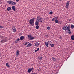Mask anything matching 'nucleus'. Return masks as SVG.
Here are the masks:
<instances>
[{"label":"nucleus","instance_id":"f257e3e1","mask_svg":"<svg viewBox=\"0 0 74 74\" xmlns=\"http://www.w3.org/2000/svg\"><path fill=\"white\" fill-rule=\"evenodd\" d=\"M34 19L35 18H32L29 20V23L30 25H32V26H33L34 25Z\"/></svg>","mask_w":74,"mask_h":74},{"label":"nucleus","instance_id":"f03ea898","mask_svg":"<svg viewBox=\"0 0 74 74\" xmlns=\"http://www.w3.org/2000/svg\"><path fill=\"white\" fill-rule=\"evenodd\" d=\"M34 70V67H32L31 69V68H29L27 71V72L28 73H30L32 72V71Z\"/></svg>","mask_w":74,"mask_h":74},{"label":"nucleus","instance_id":"7ed1b4c3","mask_svg":"<svg viewBox=\"0 0 74 74\" xmlns=\"http://www.w3.org/2000/svg\"><path fill=\"white\" fill-rule=\"evenodd\" d=\"M69 1H67L66 3V5L65 6L66 8L68 9L69 8Z\"/></svg>","mask_w":74,"mask_h":74},{"label":"nucleus","instance_id":"20e7f679","mask_svg":"<svg viewBox=\"0 0 74 74\" xmlns=\"http://www.w3.org/2000/svg\"><path fill=\"white\" fill-rule=\"evenodd\" d=\"M41 19H42V18H41V17H40L39 16H38L37 17V21H39L40 22V21H41Z\"/></svg>","mask_w":74,"mask_h":74},{"label":"nucleus","instance_id":"39448f33","mask_svg":"<svg viewBox=\"0 0 74 74\" xmlns=\"http://www.w3.org/2000/svg\"><path fill=\"white\" fill-rule=\"evenodd\" d=\"M12 28V29L13 31V32H16V28H15V27L14 26H13Z\"/></svg>","mask_w":74,"mask_h":74},{"label":"nucleus","instance_id":"423d86ee","mask_svg":"<svg viewBox=\"0 0 74 74\" xmlns=\"http://www.w3.org/2000/svg\"><path fill=\"white\" fill-rule=\"evenodd\" d=\"M12 8L13 10V11H16V9H15V7L14 6H12Z\"/></svg>","mask_w":74,"mask_h":74},{"label":"nucleus","instance_id":"0eeeda50","mask_svg":"<svg viewBox=\"0 0 74 74\" xmlns=\"http://www.w3.org/2000/svg\"><path fill=\"white\" fill-rule=\"evenodd\" d=\"M32 44L29 43L26 46V47H32Z\"/></svg>","mask_w":74,"mask_h":74},{"label":"nucleus","instance_id":"6e6552de","mask_svg":"<svg viewBox=\"0 0 74 74\" xmlns=\"http://www.w3.org/2000/svg\"><path fill=\"white\" fill-rule=\"evenodd\" d=\"M39 22H40V21L37 20L35 22V25H38L39 24Z\"/></svg>","mask_w":74,"mask_h":74},{"label":"nucleus","instance_id":"1a4fd4ad","mask_svg":"<svg viewBox=\"0 0 74 74\" xmlns=\"http://www.w3.org/2000/svg\"><path fill=\"white\" fill-rule=\"evenodd\" d=\"M20 38L21 40H23L25 39V36H22L20 37Z\"/></svg>","mask_w":74,"mask_h":74},{"label":"nucleus","instance_id":"9d476101","mask_svg":"<svg viewBox=\"0 0 74 74\" xmlns=\"http://www.w3.org/2000/svg\"><path fill=\"white\" fill-rule=\"evenodd\" d=\"M12 1H7L8 3L10 4H12Z\"/></svg>","mask_w":74,"mask_h":74},{"label":"nucleus","instance_id":"9b49d317","mask_svg":"<svg viewBox=\"0 0 74 74\" xmlns=\"http://www.w3.org/2000/svg\"><path fill=\"white\" fill-rule=\"evenodd\" d=\"M19 50H17L16 52V55L18 56L19 55Z\"/></svg>","mask_w":74,"mask_h":74},{"label":"nucleus","instance_id":"f8f14e48","mask_svg":"<svg viewBox=\"0 0 74 74\" xmlns=\"http://www.w3.org/2000/svg\"><path fill=\"white\" fill-rule=\"evenodd\" d=\"M63 29L66 31L67 30V26H64L63 27Z\"/></svg>","mask_w":74,"mask_h":74},{"label":"nucleus","instance_id":"ddd939ff","mask_svg":"<svg viewBox=\"0 0 74 74\" xmlns=\"http://www.w3.org/2000/svg\"><path fill=\"white\" fill-rule=\"evenodd\" d=\"M16 3L15 2H13L12 1V5H16Z\"/></svg>","mask_w":74,"mask_h":74},{"label":"nucleus","instance_id":"4468645a","mask_svg":"<svg viewBox=\"0 0 74 74\" xmlns=\"http://www.w3.org/2000/svg\"><path fill=\"white\" fill-rule=\"evenodd\" d=\"M3 40H4L5 42H7V41H8V40L7 38V37H5V38L3 39Z\"/></svg>","mask_w":74,"mask_h":74},{"label":"nucleus","instance_id":"2eb2a0df","mask_svg":"<svg viewBox=\"0 0 74 74\" xmlns=\"http://www.w3.org/2000/svg\"><path fill=\"white\" fill-rule=\"evenodd\" d=\"M34 38V37H33L32 36L30 37V38H29L30 40H33Z\"/></svg>","mask_w":74,"mask_h":74},{"label":"nucleus","instance_id":"dca6fc26","mask_svg":"<svg viewBox=\"0 0 74 74\" xmlns=\"http://www.w3.org/2000/svg\"><path fill=\"white\" fill-rule=\"evenodd\" d=\"M6 66L7 67H9V68H10V66L8 64V63H6Z\"/></svg>","mask_w":74,"mask_h":74},{"label":"nucleus","instance_id":"f3484780","mask_svg":"<svg viewBox=\"0 0 74 74\" xmlns=\"http://www.w3.org/2000/svg\"><path fill=\"white\" fill-rule=\"evenodd\" d=\"M71 39L72 40H74V36L72 35L71 36Z\"/></svg>","mask_w":74,"mask_h":74},{"label":"nucleus","instance_id":"a211bd4d","mask_svg":"<svg viewBox=\"0 0 74 74\" xmlns=\"http://www.w3.org/2000/svg\"><path fill=\"white\" fill-rule=\"evenodd\" d=\"M45 45H46V47H48V42H45Z\"/></svg>","mask_w":74,"mask_h":74},{"label":"nucleus","instance_id":"6ab92c4d","mask_svg":"<svg viewBox=\"0 0 74 74\" xmlns=\"http://www.w3.org/2000/svg\"><path fill=\"white\" fill-rule=\"evenodd\" d=\"M35 46H36V47H38V45H39V44H38V42H36L35 44Z\"/></svg>","mask_w":74,"mask_h":74},{"label":"nucleus","instance_id":"aec40b11","mask_svg":"<svg viewBox=\"0 0 74 74\" xmlns=\"http://www.w3.org/2000/svg\"><path fill=\"white\" fill-rule=\"evenodd\" d=\"M0 42H2V44H3L4 42H5V41H4V40L3 39Z\"/></svg>","mask_w":74,"mask_h":74},{"label":"nucleus","instance_id":"412c9836","mask_svg":"<svg viewBox=\"0 0 74 74\" xmlns=\"http://www.w3.org/2000/svg\"><path fill=\"white\" fill-rule=\"evenodd\" d=\"M7 11H10V10H11V7H8L7 8Z\"/></svg>","mask_w":74,"mask_h":74},{"label":"nucleus","instance_id":"4be33fe9","mask_svg":"<svg viewBox=\"0 0 74 74\" xmlns=\"http://www.w3.org/2000/svg\"><path fill=\"white\" fill-rule=\"evenodd\" d=\"M52 59L54 62H55L56 61V58H54L53 57H52Z\"/></svg>","mask_w":74,"mask_h":74},{"label":"nucleus","instance_id":"5701e85b","mask_svg":"<svg viewBox=\"0 0 74 74\" xmlns=\"http://www.w3.org/2000/svg\"><path fill=\"white\" fill-rule=\"evenodd\" d=\"M55 23H59V21H58V20L56 19V20H55Z\"/></svg>","mask_w":74,"mask_h":74},{"label":"nucleus","instance_id":"b1692460","mask_svg":"<svg viewBox=\"0 0 74 74\" xmlns=\"http://www.w3.org/2000/svg\"><path fill=\"white\" fill-rule=\"evenodd\" d=\"M50 45L51 46V47H54L55 45H54V44H50Z\"/></svg>","mask_w":74,"mask_h":74},{"label":"nucleus","instance_id":"393cba45","mask_svg":"<svg viewBox=\"0 0 74 74\" xmlns=\"http://www.w3.org/2000/svg\"><path fill=\"white\" fill-rule=\"evenodd\" d=\"M47 29L48 30H51V28L50 27L48 26L47 27Z\"/></svg>","mask_w":74,"mask_h":74},{"label":"nucleus","instance_id":"a878e982","mask_svg":"<svg viewBox=\"0 0 74 74\" xmlns=\"http://www.w3.org/2000/svg\"><path fill=\"white\" fill-rule=\"evenodd\" d=\"M36 29H38L39 28V26L38 25H37L36 26Z\"/></svg>","mask_w":74,"mask_h":74},{"label":"nucleus","instance_id":"bb28decb","mask_svg":"<svg viewBox=\"0 0 74 74\" xmlns=\"http://www.w3.org/2000/svg\"><path fill=\"white\" fill-rule=\"evenodd\" d=\"M31 36H31V34H29L27 35V37L28 38H30L31 37Z\"/></svg>","mask_w":74,"mask_h":74},{"label":"nucleus","instance_id":"cd10ccee","mask_svg":"<svg viewBox=\"0 0 74 74\" xmlns=\"http://www.w3.org/2000/svg\"><path fill=\"white\" fill-rule=\"evenodd\" d=\"M71 29H73V28H74V25H71Z\"/></svg>","mask_w":74,"mask_h":74},{"label":"nucleus","instance_id":"c85d7f7f","mask_svg":"<svg viewBox=\"0 0 74 74\" xmlns=\"http://www.w3.org/2000/svg\"><path fill=\"white\" fill-rule=\"evenodd\" d=\"M66 29H70V25H68Z\"/></svg>","mask_w":74,"mask_h":74},{"label":"nucleus","instance_id":"c756f323","mask_svg":"<svg viewBox=\"0 0 74 74\" xmlns=\"http://www.w3.org/2000/svg\"><path fill=\"white\" fill-rule=\"evenodd\" d=\"M28 43H29V42H26L25 43V44H24V45H27V44H28Z\"/></svg>","mask_w":74,"mask_h":74},{"label":"nucleus","instance_id":"7c9ffc66","mask_svg":"<svg viewBox=\"0 0 74 74\" xmlns=\"http://www.w3.org/2000/svg\"><path fill=\"white\" fill-rule=\"evenodd\" d=\"M55 19H56V18H52V21H55Z\"/></svg>","mask_w":74,"mask_h":74},{"label":"nucleus","instance_id":"2f4dec72","mask_svg":"<svg viewBox=\"0 0 74 74\" xmlns=\"http://www.w3.org/2000/svg\"><path fill=\"white\" fill-rule=\"evenodd\" d=\"M19 40H20V39H19V38H18L16 40V41H17V42H18L19 41Z\"/></svg>","mask_w":74,"mask_h":74},{"label":"nucleus","instance_id":"473e14b6","mask_svg":"<svg viewBox=\"0 0 74 74\" xmlns=\"http://www.w3.org/2000/svg\"><path fill=\"white\" fill-rule=\"evenodd\" d=\"M42 57H40L39 58V60H42Z\"/></svg>","mask_w":74,"mask_h":74},{"label":"nucleus","instance_id":"72a5a7b5","mask_svg":"<svg viewBox=\"0 0 74 74\" xmlns=\"http://www.w3.org/2000/svg\"><path fill=\"white\" fill-rule=\"evenodd\" d=\"M52 14H53V12H52V11L50 12H49V14H50L51 15H52Z\"/></svg>","mask_w":74,"mask_h":74},{"label":"nucleus","instance_id":"f704fd0d","mask_svg":"<svg viewBox=\"0 0 74 74\" xmlns=\"http://www.w3.org/2000/svg\"><path fill=\"white\" fill-rule=\"evenodd\" d=\"M4 27H3V26H0V29L1 28H3Z\"/></svg>","mask_w":74,"mask_h":74},{"label":"nucleus","instance_id":"c9c22d12","mask_svg":"<svg viewBox=\"0 0 74 74\" xmlns=\"http://www.w3.org/2000/svg\"><path fill=\"white\" fill-rule=\"evenodd\" d=\"M68 33H69V34H71V32L70 31V32H69Z\"/></svg>","mask_w":74,"mask_h":74},{"label":"nucleus","instance_id":"e433bc0d","mask_svg":"<svg viewBox=\"0 0 74 74\" xmlns=\"http://www.w3.org/2000/svg\"><path fill=\"white\" fill-rule=\"evenodd\" d=\"M67 29V31L68 32H70V29Z\"/></svg>","mask_w":74,"mask_h":74},{"label":"nucleus","instance_id":"4c0bfd02","mask_svg":"<svg viewBox=\"0 0 74 74\" xmlns=\"http://www.w3.org/2000/svg\"><path fill=\"white\" fill-rule=\"evenodd\" d=\"M58 19V16H56L55 17V19Z\"/></svg>","mask_w":74,"mask_h":74},{"label":"nucleus","instance_id":"58836bf2","mask_svg":"<svg viewBox=\"0 0 74 74\" xmlns=\"http://www.w3.org/2000/svg\"><path fill=\"white\" fill-rule=\"evenodd\" d=\"M37 50L38 51H39V50H40V49L39 48H37Z\"/></svg>","mask_w":74,"mask_h":74},{"label":"nucleus","instance_id":"ea45409f","mask_svg":"<svg viewBox=\"0 0 74 74\" xmlns=\"http://www.w3.org/2000/svg\"><path fill=\"white\" fill-rule=\"evenodd\" d=\"M45 37H48V35H45Z\"/></svg>","mask_w":74,"mask_h":74},{"label":"nucleus","instance_id":"a19ab883","mask_svg":"<svg viewBox=\"0 0 74 74\" xmlns=\"http://www.w3.org/2000/svg\"><path fill=\"white\" fill-rule=\"evenodd\" d=\"M16 1L17 2H18V1H19V0H16Z\"/></svg>","mask_w":74,"mask_h":74},{"label":"nucleus","instance_id":"79ce46f5","mask_svg":"<svg viewBox=\"0 0 74 74\" xmlns=\"http://www.w3.org/2000/svg\"><path fill=\"white\" fill-rule=\"evenodd\" d=\"M35 52H37V51H38L37 50H35V51H34Z\"/></svg>","mask_w":74,"mask_h":74},{"label":"nucleus","instance_id":"37998d69","mask_svg":"<svg viewBox=\"0 0 74 74\" xmlns=\"http://www.w3.org/2000/svg\"><path fill=\"white\" fill-rule=\"evenodd\" d=\"M42 22L44 21V19H43V20L42 19Z\"/></svg>","mask_w":74,"mask_h":74},{"label":"nucleus","instance_id":"c03bdc74","mask_svg":"<svg viewBox=\"0 0 74 74\" xmlns=\"http://www.w3.org/2000/svg\"><path fill=\"white\" fill-rule=\"evenodd\" d=\"M60 24H61L62 23V21H60Z\"/></svg>","mask_w":74,"mask_h":74},{"label":"nucleus","instance_id":"a18cd8bd","mask_svg":"<svg viewBox=\"0 0 74 74\" xmlns=\"http://www.w3.org/2000/svg\"><path fill=\"white\" fill-rule=\"evenodd\" d=\"M16 44H18V42H16Z\"/></svg>","mask_w":74,"mask_h":74},{"label":"nucleus","instance_id":"49530a36","mask_svg":"<svg viewBox=\"0 0 74 74\" xmlns=\"http://www.w3.org/2000/svg\"><path fill=\"white\" fill-rule=\"evenodd\" d=\"M40 22H42V21H40Z\"/></svg>","mask_w":74,"mask_h":74},{"label":"nucleus","instance_id":"de8ad7c7","mask_svg":"<svg viewBox=\"0 0 74 74\" xmlns=\"http://www.w3.org/2000/svg\"><path fill=\"white\" fill-rule=\"evenodd\" d=\"M59 0V1H62V0Z\"/></svg>","mask_w":74,"mask_h":74},{"label":"nucleus","instance_id":"09e8293b","mask_svg":"<svg viewBox=\"0 0 74 74\" xmlns=\"http://www.w3.org/2000/svg\"><path fill=\"white\" fill-rule=\"evenodd\" d=\"M0 4H1V3L0 2Z\"/></svg>","mask_w":74,"mask_h":74},{"label":"nucleus","instance_id":"8fccbe9b","mask_svg":"<svg viewBox=\"0 0 74 74\" xmlns=\"http://www.w3.org/2000/svg\"><path fill=\"white\" fill-rule=\"evenodd\" d=\"M0 55H1V53H0Z\"/></svg>","mask_w":74,"mask_h":74},{"label":"nucleus","instance_id":"3c124183","mask_svg":"<svg viewBox=\"0 0 74 74\" xmlns=\"http://www.w3.org/2000/svg\"><path fill=\"white\" fill-rule=\"evenodd\" d=\"M20 34H22V33H20Z\"/></svg>","mask_w":74,"mask_h":74}]
</instances>
